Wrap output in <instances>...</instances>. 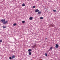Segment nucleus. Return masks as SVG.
<instances>
[{
	"label": "nucleus",
	"instance_id": "nucleus-18",
	"mask_svg": "<svg viewBox=\"0 0 60 60\" xmlns=\"http://www.w3.org/2000/svg\"><path fill=\"white\" fill-rule=\"evenodd\" d=\"M35 8V6H34L33 7V8Z\"/></svg>",
	"mask_w": 60,
	"mask_h": 60
},
{
	"label": "nucleus",
	"instance_id": "nucleus-5",
	"mask_svg": "<svg viewBox=\"0 0 60 60\" xmlns=\"http://www.w3.org/2000/svg\"><path fill=\"white\" fill-rule=\"evenodd\" d=\"M33 17H30L29 18V19L31 20L33 19Z\"/></svg>",
	"mask_w": 60,
	"mask_h": 60
},
{
	"label": "nucleus",
	"instance_id": "nucleus-20",
	"mask_svg": "<svg viewBox=\"0 0 60 60\" xmlns=\"http://www.w3.org/2000/svg\"><path fill=\"white\" fill-rule=\"evenodd\" d=\"M2 40H0V43L2 42Z\"/></svg>",
	"mask_w": 60,
	"mask_h": 60
},
{
	"label": "nucleus",
	"instance_id": "nucleus-4",
	"mask_svg": "<svg viewBox=\"0 0 60 60\" xmlns=\"http://www.w3.org/2000/svg\"><path fill=\"white\" fill-rule=\"evenodd\" d=\"M39 11V10L38 9H36L35 10V12H38Z\"/></svg>",
	"mask_w": 60,
	"mask_h": 60
},
{
	"label": "nucleus",
	"instance_id": "nucleus-21",
	"mask_svg": "<svg viewBox=\"0 0 60 60\" xmlns=\"http://www.w3.org/2000/svg\"><path fill=\"white\" fill-rule=\"evenodd\" d=\"M1 30V29H0V30Z\"/></svg>",
	"mask_w": 60,
	"mask_h": 60
},
{
	"label": "nucleus",
	"instance_id": "nucleus-12",
	"mask_svg": "<svg viewBox=\"0 0 60 60\" xmlns=\"http://www.w3.org/2000/svg\"><path fill=\"white\" fill-rule=\"evenodd\" d=\"M52 47H51L50 49V50H52Z\"/></svg>",
	"mask_w": 60,
	"mask_h": 60
},
{
	"label": "nucleus",
	"instance_id": "nucleus-9",
	"mask_svg": "<svg viewBox=\"0 0 60 60\" xmlns=\"http://www.w3.org/2000/svg\"><path fill=\"white\" fill-rule=\"evenodd\" d=\"M53 11L54 12H56L57 11L56 10H53Z\"/></svg>",
	"mask_w": 60,
	"mask_h": 60
},
{
	"label": "nucleus",
	"instance_id": "nucleus-8",
	"mask_svg": "<svg viewBox=\"0 0 60 60\" xmlns=\"http://www.w3.org/2000/svg\"><path fill=\"white\" fill-rule=\"evenodd\" d=\"M22 6H25V4H22Z\"/></svg>",
	"mask_w": 60,
	"mask_h": 60
},
{
	"label": "nucleus",
	"instance_id": "nucleus-11",
	"mask_svg": "<svg viewBox=\"0 0 60 60\" xmlns=\"http://www.w3.org/2000/svg\"><path fill=\"white\" fill-rule=\"evenodd\" d=\"M28 51L29 52H31V50L30 49H29V50H28Z\"/></svg>",
	"mask_w": 60,
	"mask_h": 60
},
{
	"label": "nucleus",
	"instance_id": "nucleus-10",
	"mask_svg": "<svg viewBox=\"0 0 60 60\" xmlns=\"http://www.w3.org/2000/svg\"><path fill=\"white\" fill-rule=\"evenodd\" d=\"M2 27L4 28H6V26H3Z\"/></svg>",
	"mask_w": 60,
	"mask_h": 60
},
{
	"label": "nucleus",
	"instance_id": "nucleus-15",
	"mask_svg": "<svg viewBox=\"0 0 60 60\" xmlns=\"http://www.w3.org/2000/svg\"><path fill=\"white\" fill-rule=\"evenodd\" d=\"M25 22V21H22V23H24Z\"/></svg>",
	"mask_w": 60,
	"mask_h": 60
},
{
	"label": "nucleus",
	"instance_id": "nucleus-17",
	"mask_svg": "<svg viewBox=\"0 0 60 60\" xmlns=\"http://www.w3.org/2000/svg\"><path fill=\"white\" fill-rule=\"evenodd\" d=\"M16 23H14V24H13V26H15L16 25Z\"/></svg>",
	"mask_w": 60,
	"mask_h": 60
},
{
	"label": "nucleus",
	"instance_id": "nucleus-22",
	"mask_svg": "<svg viewBox=\"0 0 60 60\" xmlns=\"http://www.w3.org/2000/svg\"><path fill=\"white\" fill-rule=\"evenodd\" d=\"M50 50L49 49V51H50Z\"/></svg>",
	"mask_w": 60,
	"mask_h": 60
},
{
	"label": "nucleus",
	"instance_id": "nucleus-2",
	"mask_svg": "<svg viewBox=\"0 0 60 60\" xmlns=\"http://www.w3.org/2000/svg\"><path fill=\"white\" fill-rule=\"evenodd\" d=\"M59 46L58 45L56 44L55 46L56 48H58Z\"/></svg>",
	"mask_w": 60,
	"mask_h": 60
},
{
	"label": "nucleus",
	"instance_id": "nucleus-13",
	"mask_svg": "<svg viewBox=\"0 0 60 60\" xmlns=\"http://www.w3.org/2000/svg\"><path fill=\"white\" fill-rule=\"evenodd\" d=\"M45 56H47V53H45Z\"/></svg>",
	"mask_w": 60,
	"mask_h": 60
},
{
	"label": "nucleus",
	"instance_id": "nucleus-3",
	"mask_svg": "<svg viewBox=\"0 0 60 60\" xmlns=\"http://www.w3.org/2000/svg\"><path fill=\"white\" fill-rule=\"evenodd\" d=\"M1 21L2 22H4L5 21V19H4V20L2 19V20H1Z\"/></svg>",
	"mask_w": 60,
	"mask_h": 60
},
{
	"label": "nucleus",
	"instance_id": "nucleus-16",
	"mask_svg": "<svg viewBox=\"0 0 60 60\" xmlns=\"http://www.w3.org/2000/svg\"><path fill=\"white\" fill-rule=\"evenodd\" d=\"M31 52H30L29 53V55H31Z\"/></svg>",
	"mask_w": 60,
	"mask_h": 60
},
{
	"label": "nucleus",
	"instance_id": "nucleus-23",
	"mask_svg": "<svg viewBox=\"0 0 60 60\" xmlns=\"http://www.w3.org/2000/svg\"><path fill=\"white\" fill-rule=\"evenodd\" d=\"M46 38V39H47V38Z\"/></svg>",
	"mask_w": 60,
	"mask_h": 60
},
{
	"label": "nucleus",
	"instance_id": "nucleus-7",
	"mask_svg": "<svg viewBox=\"0 0 60 60\" xmlns=\"http://www.w3.org/2000/svg\"><path fill=\"white\" fill-rule=\"evenodd\" d=\"M15 56L14 55V56H12V59H14V58H15Z\"/></svg>",
	"mask_w": 60,
	"mask_h": 60
},
{
	"label": "nucleus",
	"instance_id": "nucleus-14",
	"mask_svg": "<svg viewBox=\"0 0 60 60\" xmlns=\"http://www.w3.org/2000/svg\"><path fill=\"white\" fill-rule=\"evenodd\" d=\"M40 18L41 19H43V17H40Z\"/></svg>",
	"mask_w": 60,
	"mask_h": 60
},
{
	"label": "nucleus",
	"instance_id": "nucleus-19",
	"mask_svg": "<svg viewBox=\"0 0 60 60\" xmlns=\"http://www.w3.org/2000/svg\"><path fill=\"white\" fill-rule=\"evenodd\" d=\"M9 58V59H12V58H11V57H10Z\"/></svg>",
	"mask_w": 60,
	"mask_h": 60
},
{
	"label": "nucleus",
	"instance_id": "nucleus-1",
	"mask_svg": "<svg viewBox=\"0 0 60 60\" xmlns=\"http://www.w3.org/2000/svg\"><path fill=\"white\" fill-rule=\"evenodd\" d=\"M3 22V24H6L7 23H8V21H6V22Z\"/></svg>",
	"mask_w": 60,
	"mask_h": 60
},
{
	"label": "nucleus",
	"instance_id": "nucleus-6",
	"mask_svg": "<svg viewBox=\"0 0 60 60\" xmlns=\"http://www.w3.org/2000/svg\"><path fill=\"white\" fill-rule=\"evenodd\" d=\"M41 11H39L38 12V14H39V15H40V14H41Z\"/></svg>",
	"mask_w": 60,
	"mask_h": 60
}]
</instances>
